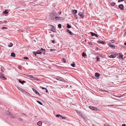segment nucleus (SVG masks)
Returning <instances> with one entry per match:
<instances>
[{"instance_id": "1", "label": "nucleus", "mask_w": 126, "mask_h": 126, "mask_svg": "<svg viewBox=\"0 0 126 126\" xmlns=\"http://www.w3.org/2000/svg\"><path fill=\"white\" fill-rule=\"evenodd\" d=\"M57 14L56 13H51L49 16V18L55 20L56 18V17H55V16H56Z\"/></svg>"}, {"instance_id": "2", "label": "nucleus", "mask_w": 126, "mask_h": 126, "mask_svg": "<svg viewBox=\"0 0 126 126\" xmlns=\"http://www.w3.org/2000/svg\"><path fill=\"white\" fill-rule=\"evenodd\" d=\"M16 87L19 90H20L21 92H22V93L26 94V92L23 89L21 88H20L19 87H18L16 86Z\"/></svg>"}, {"instance_id": "3", "label": "nucleus", "mask_w": 126, "mask_h": 126, "mask_svg": "<svg viewBox=\"0 0 126 126\" xmlns=\"http://www.w3.org/2000/svg\"><path fill=\"white\" fill-rule=\"evenodd\" d=\"M119 7L121 10H123L124 9V6L122 4H121L119 5Z\"/></svg>"}, {"instance_id": "4", "label": "nucleus", "mask_w": 126, "mask_h": 126, "mask_svg": "<svg viewBox=\"0 0 126 126\" xmlns=\"http://www.w3.org/2000/svg\"><path fill=\"white\" fill-rule=\"evenodd\" d=\"M0 78L3 80H6V78L4 77L3 75L2 74H0Z\"/></svg>"}, {"instance_id": "5", "label": "nucleus", "mask_w": 126, "mask_h": 126, "mask_svg": "<svg viewBox=\"0 0 126 126\" xmlns=\"http://www.w3.org/2000/svg\"><path fill=\"white\" fill-rule=\"evenodd\" d=\"M108 45L110 47H111L112 48L114 49L115 48V46L112 45L110 43H109Z\"/></svg>"}, {"instance_id": "6", "label": "nucleus", "mask_w": 126, "mask_h": 126, "mask_svg": "<svg viewBox=\"0 0 126 126\" xmlns=\"http://www.w3.org/2000/svg\"><path fill=\"white\" fill-rule=\"evenodd\" d=\"M57 80H60L63 82H65V80H64L63 78H56Z\"/></svg>"}, {"instance_id": "7", "label": "nucleus", "mask_w": 126, "mask_h": 126, "mask_svg": "<svg viewBox=\"0 0 126 126\" xmlns=\"http://www.w3.org/2000/svg\"><path fill=\"white\" fill-rule=\"evenodd\" d=\"M78 15L82 18H83L84 17V15L81 12H79V13Z\"/></svg>"}, {"instance_id": "8", "label": "nucleus", "mask_w": 126, "mask_h": 126, "mask_svg": "<svg viewBox=\"0 0 126 126\" xmlns=\"http://www.w3.org/2000/svg\"><path fill=\"white\" fill-rule=\"evenodd\" d=\"M57 17V18H56V19L55 20H63V18L60 17Z\"/></svg>"}, {"instance_id": "9", "label": "nucleus", "mask_w": 126, "mask_h": 126, "mask_svg": "<svg viewBox=\"0 0 126 126\" xmlns=\"http://www.w3.org/2000/svg\"><path fill=\"white\" fill-rule=\"evenodd\" d=\"M90 33H91V34L92 36H95L96 37H98V35L97 34H96L95 33H94L93 32H90Z\"/></svg>"}, {"instance_id": "10", "label": "nucleus", "mask_w": 126, "mask_h": 126, "mask_svg": "<svg viewBox=\"0 0 126 126\" xmlns=\"http://www.w3.org/2000/svg\"><path fill=\"white\" fill-rule=\"evenodd\" d=\"M116 56L115 54H112L110 56V57L111 58H115Z\"/></svg>"}, {"instance_id": "11", "label": "nucleus", "mask_w": 126, "mask_h": 126, "mask_svg": "<svg viewBox=\"0 0 126 126\" xmlns=\"http://www.w3.org/2000/svg\"><path fill=\"white\" fill-rule=\"evenodd\" d=\"M121 53H119V58H121L122 59H123V54H121Z\"/></svg>"}, {"instance_id": "12", "label": "nucleus", "mask_w": 126, "mask_h": 126, "mask_svg": "<svg viewBox=\"0 0 126 126\" xmlns=\"http://www.w3.org/2000/svg\"><path fill=\"white\" fill-rule=\"evenodd\" d=\"M89 108L90 109L93 110H96L97 109L96 108H95L94 107L91 106H90L89 107Z\"/></svg>"}, {"instance_id": "13", "label": "nucleus", "mask_w": 126, "mask_h": 126, "mask_svg": "<svg viewBox=\"0 0 126 126\" xmlns=\"http://www.w3.org/2000/svg\"><path fill=\"white\" fill-rule=\"evenodd\" d=\"M67 32H68L71 35H73V34L69 30L67 29Z\"/></svg>"}, {"instance_id": "14", "label": "nucleus", "mask_w": 126, "mask_h": 126, "mask_svg": "<svg viewBox=\"0 0 126 126\" xmlns=\"http://www.w3.org/2000/svg\"><path fill=\"white\" fill-rule=\"evenodd\" d=\"M27 76L32 78V80H34L35 79V77L32 75H28Z\"/></svg>"}, {"instance_id": "15", "label": "nucleus", "mask_w": 126, "mask_h": 126, "mask_svg": "<svg viewBox=\"0 0 126 126\" xmlns=\"http://www.w3.org/2000/svg\"><path fill=\"white\" fill-rule=\"evenodd\" d=\"M45 49H43L42 48H41V49L40 50V51H41V52H42V53H43L44 54H45Z\"/></svg>"}, {"instance_id": "16", "label": "nucleus", "mask_w": 126, "mask_h": 126, "mask_svg": "<svg viewBox=\"0 0 126 126\" xmlns=\"http://www.w3.org/2000/svg\"><path fill=\"white\" fill-rule=\"evenodd\" d=\"M42 124V122L41 121H39L37 123V125L39 126H40Z\"/></svg>"}, {"instance_id": "17", "label": "nucleus", "mask_w": 126, "mask_h": 126, "mask_svg": "<svg viewBox=\"0 0 126 126\" xmlns=\"http://www.w3.org/2000/svg\"><path fill=\"white\" fill-rule=\"evenodd\" d=\"M73 12L72 13V14H74H74H76L77 13V10H73Z\"/></svg>"}, {"instance_id": "18", "label": "nucleus", "mask_w": 126, "mask_h": 126, "mask_svg": "<svg viewBox=\"0 0 126 126\" xmlns=\"http://www.w3.org/2000/svg\"><path fill=\"white\" fill-rule=\"evenodd\" d=\"M100 76V74L97 73H96L95 74V76L96 77H99Z\"/></svg>"}, {"instance_id": "19", "label": "nucleus", "mask_w": 126, "mask_h": 126, "mask_svg": "<svg viewBox=\"0 0 126 126\" xmlns=\"http://www.w3.org/2000/svg\"><path fill=\"white\" fill-rule=\"evenodd\" d=\"M36 53L38 54H41L42 53V52H41L40 50H38L37 51Z\"/></svg>"}, {"instance_id": "20", "label": "nucleus", "mask_w": 126, "mask_h": 126, "mask_svg": "<svg viewBox=\"0 0 126 126\" xmlns=\"http://www.w3.org/2000/svg\"><path fill=\"white\" fill-rule=\"evenodd\" d=\"M11 56L12 57H15V54L14 53L12 52L11 53Z\"/></svg>"}, {"instance_id": "21", "label": "nucleus", "mask_w": 126, "mask_h": 126, "mask_svg": "<svg viewBox=\"0 0 126 126\" xmlns=\"http://www.w3.org/2000/svg\"><path fill=\"white\" fill-rule=\"evenodd\" d=\"M116 4V3L114 2H112L110 3V5L111 6H113L114 5Z\"/></svg>"}, {"instance_id": "22", "label": "nucleus", "mask_w": 126, "mask_h": 126, "mask_svg": "<svg viewBox=\"0 0 126 126\" xmlns=\"http://www.w3.org/2000/svg\"><path fill=\"white\" fill-rule=\"evenodd\" d=\"M35 93L37 94V95H39V96H40L41 95H40L39 93L37 91L35 92Z\"/></svg>"}, {"instance_id": "23", "label": "nucleus", "mask_w": 126, "mask_h": 126, "mask_svg": "<svg viewBox=\"0 0 126 126\" xmlns=\"http://www.w3.org/2000/svg\"><path fill=\"white\" fill-rule=\"evenodd\" d=\"M67 27L68 28H70L71 27V26L69 25V24H67Z\"/></svg>"}, {"instance_id": "24", "label": "nucleus", "mask_w": 126, "mask_h": 126, "mask_svg": "<svg viewBox=\"0 0 126 126\" xmlns=\"http://www.w3.org/2000/svg\"><path fill=\"white\" fill-rule=\"evenodd\" d=\"M19 82L21 83L22 84H23V83L25 82V81H22L21 80H19Z\"/></svg>"}, {"instance_id": "25", "label": "nucleus", "mask_w": 126, "mask_h": 126, "mask_svg": "<svg viewBox=\"0 0 126 126\" xmlns=\"http://www.w3.org/2000/svg\"><path fill=\"white\" fill-rule=\"evenodd\" d=\"M98 42H99V43H100L102 44H104L105 43V42L104 41H98Z\"/></svg>"}, {"instance_id": "26", "label": "nucleus", "mask_w": 126, "mask_h": 126, "mask_svg": "<svg viewBox=\"0 0 126 126\" xmlns=\"http://www.w3.org/2000/svg\"><path fill=\"white\" fill-rule=\"evenodd\" d=\"M82 56L83 57H85L86 56V55L84 52H83L82 54Z\"/></svg>"}, {"instance_id": "27", "label": "nucleus", "mask_w": 126, "mask_h": 126, "mask_svg": "<svg viewBox=\"0 0 126 126\" xmlns=\"http://www.w3.org/2000/svg\"><path fill=\"white\" fill-rule=\"evenodd\" d=\"M71 65L73 67H75V64L74 63L71 64Z\"/></svg>"}, {"instance_id": "28", "label": "nucleus", "mask_w": 126, "mask_h": 126, "mask_svg": "<svg viewBox=\"0 0 126 126\" xmlns=\"http://www.w3.org/2000/svg\"><path fill=\"white\" fill-rule=\"evenodd\" d=\"M52 31L54 32H56V30H55V28H53V29H51Z\"/></svg>"}, {"instance_id": "29", "label": "nucleus", "mask_w": 126, "mask_h": 126, "mask_svg": "<svg viewBox=\"0 0 126 126\" xmlns=\"http://www.w3.org/2000/svg\"><path fill=\"white\" fill-rule=\"evenodd\" d=\"M13 45V44L12 43H11L10 45H8V46L9 47H11Z\"/></svg>"}, {"instance_id": "30", "label": "nucleus", "mask_w": 126, "mask_h": 126, "mask_svg": "<svg viewBox=\"0 0 126 126\" xmlns=\"http://www.w3.org/2000/svg\"><path fill=\"white\" fill-rule=\"evenodd\" d=\"M3 13L5 14H7L8 12H7L6 10H5L3 12Z\"/></svg>"}, {"instance_id": "31", "label": "nucleus", "mask_w": 126, "mask_h": 126, "mask_svg": "<svg viewBox=\"0 0 126 126\" xmlns=\"http://www.w3.org/2000/svg\"><path fill=\"white\" fill-rule=\"evenodd\" d=\"M7 29V28L6 27H2V29Z\"/></svg>"}, {"instance_id": "32", "label": "nucleus", "mask_w": 126, "mask_h": 126, "mask_svg": "<svg viewBox=\"0 0 126 126\" xmlns=\"http://www.w3.org/2000/svg\"><path fill=\"white\" fill-rule=\"evenodd\" d=\"M36 101L38 103H39V104H40L41 105H43V104L41 102H40L38 101H37L36 100Z\"/></svg>"}, {"instance_id": "33", "label": "nucleus", "mask_w": 126, "mask_h": 126, "mask_svg": "<svg viewBox=\"0 0 126 126\" xmlns=\"http://www.w3.org/2000/svg\"><path fill=\"white\" fill-rule=\"evenodd\" d=\"M58 27L60 28H62V25L61 24H59L58 25Z\"/></svg>"}, {"instance_id": "34", "label": "nucleus", "mask_w": 126, "mask_h": 126, "mask_svg": "<svg viewBox=\"0 0 126 126\" xmlns=\"http://www.w3.org/2000/svg\"><path fill=\"white\" fill-rule=\"evenodd\" d=\"M59 116L62 117V116L60 114H57L56 115V117H59Z\"/></svg>"}, {"instance_id": "35", "label": "nucleus", "mask_w": 126, "mask_h": 126, "mask_svg": "<svg viewBox=\"0 0 126 126\" xmlns=\"http://www.w3.org/2000/svg\"><path fill=\"white\" fill-rule=\"evenodd\" d=\"M62 60L63 61V62L64 63H65L66 62V61H65V58H63Z\"/></svg>"}, {"instance_id": "36", "label": "nucleus", "mask_w": 126, "mask_h": 126, "mask_svg": "<svg viewBox=\"0 0 126 126\" xmlns=\"http://www.w3.org/2000/svg\"><path fill=\"white\" fill-rule=\"evenodd\" d=\"M97 61H99L100 59V58L99 57L97 56Z\"/></svg>"}, {"instance_id": "37", "label": "nucleus", "mask_w": 126, "mask_h": 126, "mask_svg": "<svg viewBox=\"0 0 126 126\" xmlns=\"http://www.w3.org/2000/svg\"><path fill=\"white\" fill-rule=\"evenodd\" d=\"M23 58L25 59L28 60L29 59V58L27 57H24Z\"/></svg>"}, {"instance_id": "38", "label": "nucleus", "mask_w": 126, "mask_h": 126, "mask_svg": "<svg viewBox=\"0 0 126 126\" xmlns=\"http://www.w3.org/2000/svg\"><path fill=\"white\" fill-rule=\"evenodd\" d=\"M55 50V49H50V51H54Z\"/></svg>"}, {"instance_id": "39", "label": "nucleus", "mask_w": 126, "mask_h": 126, "mask_svg": "<svg viewBox=\"0 0 126 126\" xmlns=\"http://www.w3.org/2000/svg\"><path fill=\"white\" fill-rule=\"evenodd\" d=\"M125 0H118V2H119L121 1H124Z\"/></svg>"}, {"instance_id": "40", "label": "nucleus", "mask_w": 126, "mask_h": 126, "mask_svg": "<svg viewBox=\"0 0 126 126\" xmlns=\"http://www.w3.org/2000/svg\"><path fill=\"white\" fill-rule=\"evenodd\" d=\"M105 126H109L107 124H105Z\"/></svg>"}, {"instance_id": "41", "label": "nucleus", "mask_w": 126, "mask_h": 126, "mask_svg": "<svg viewBox=\"0 0 126 126\" xmlns=\"http://www.w3.org/2000/svg\"><path fill=\"white\" fill-rule=\"evenodd\" d=\"M32 90L33 91L35 92L36 91V90H35V89L33 88H32Z\"/></svg>"}, {"instance_id": "42", "label": "nucleus", "mask_w": 126, "mask_h": 126, "mask_svg": "<svg viewBox=\"0 0 126 126\" xmlns=\"http://www.w3.org/2000/svg\"><path fill=\"white\" fill-rule=\"evenodd\" d=\"M41 88L42 89H47V88H44L43 87H42Z\"/></svg>"}, {"instance_id": "43", "label": "nucleus", "mask_w": 126, "mask_h": 126, "mask_svg": "<svg viewBox=\"0 0 126 126\" xmlns=\"http://www.w3.org/2000/svg\"><path fill=\"white\" fill-rule=\"evenodd\" d=\"M111 42L112 43H113L114 42V41L113 40H111Z\"/></svg>"}, {"instance_id": "44", "label": "nucleus", "mask_w": 126, "mask_h": 126, "mask_svg": "<svg viewBox=\"0 0 126 126\" xmlns=\"http://www.w3.org/2000/svg\"><path fill=\"white\" fill-rule=\"evenodd\" d=\"M18 68L19 69H20V70H21V66H19L18 67Z\"/></svg>"}, {"instance_id": "45", "label": "nucleus", "mask_w": 126, "mask_h": 126, "mask_svg": "<svg viewBox=\"0 0 126 126\" xmlns=\"http://www.w3.org/2000/svg\"><path fill=\"white\" fill-rule=\"evenodd\" d=\"M103 91H104V92H108V91L107 90H103Z\"/></svg>"}, {"instance_id": "46", "label": "nucleus", "mask_w": 126, "mask_h": 126, "mask_svg": "<svg viewBox=\"0 0 126 126\" xmlns=\"http://www.w3.org/2000/svg\"><path fill=\"white\" fill-rule=\"evenodd\" d=\"M50 35H51V36L53 38V37H54V36L53 34H50Z\"/></svg>"}, {"instance_id": "47", "label": "nucleus", "mask_w": 126, "mask_h": 126, "mask_svg": "<svg viewBox=\"0 0 126 126\" xmlns=\"http://www.w3.org/2000/svg\"><path fill=\"white\" fill-rule=\"evenodd\" d=\"M62 118L63 119H65L66 118V117H62Z\"/></svg>"}, {"instance_id": "48", "label": "nucleus", "mask_w": 126, "mask_h": 126, "mask_svg": "<svg viewBox=\"0 0 126 126\" xmlns=\"http://www.w3.org/2000/svg\"><path fill=\"white\" fill-rule=\"evenodd\" d=\"M33 53L35 55H36V52H33Z\"/></svg>"}, {"instance_id": "49", "label": "nucleus", "mask_w": 126, "mask_h": 126, "mask_svg": "<svg viewBox=\"0 0 126 126\" xmlns=\"http://www.w3.org/2000/svg\"><path fill=\"white\" fill-rule=\"evenodd\" d=\"M61 13H62V12H61H61H58V14H59L60 15L61 14Z\"/></svg>"}, {"instance_id": "50", "label": "nucleus", "mask_w": 126, "mask_h": 126, "mask_svg": "<svg viewBox=\"0 0 126 126\" xmlns=\"http://www.w3.org/2000/svg\"><path fill=\"white\" fill-rule=\"evenodd\" d=\"M52 42L53 43H54L55 42V41L54 40H53L52 41Z\"/></svg>"}, {"instance_id": "51", "label": "nucleus", "mask_w": 126, "mask_h": 126, "mask_svg": "<svg viewBox=\"0 0 126 126\" xmlns=\"http://www.w3.org/2000/svg\"><path fill=\"white\" fill-rule=\"evenodd\" d=\"M122 126H126L125 124H123L122 125Z\"/></svg>"}, {"instance_id": "52", "label": "nucleus", "mask_w": 126, "mask_h": 126, "mask_svg": "<svg viewBox=\"0 0 126 126\" xmlns=\"http://www.w3.org/2000/svg\"><path fill=\"white\" fill-rule=\"evenodd\" d=\"M122 96H123V95H122L121 96H119L118 97L119 98H120V97H121Z\"/></svg>"}, {"instance_id": "53", "label": "nucleus", "mask_w": 126, "mask_h": 126, "mask_svg": "<svg viewBox=\"0 0 126 126\" xmlns=\"http://www.w3.org/2000/svg\"><path fill=\"white\" fill-rule=\"evenodd\" d=\"M46 92L47 93L48 92V90H47V89H46Z\"/></svg>"}, {"instance_id": "54", "label": "nucleus", "mask_w": 126, "mask_h": 126, "mask_svg": "<svg viewBox=\"0 0 126 126\" xmlns=\"http://www.w3.org/2000/svg\"><path fill=\"white\" fill-rule=\"evenodd\" d=\"M124 44H125V45H126V42L125 43H124Z\"/></svg>"}, {"instance_id": "55", "label": "nucleus", "mask_w": 126, "mask_h": 126, "mask_svg": "<svg viewBox=\"0 0 126 126\" xmlns=\"http://www.w3.org/2000/svg\"><path fill=\"white\" fill-rule=\"evenodd\" d=\"M19 120H21V118H19Z\"/></svg>"}, {"instance_id": "56", "label": "nucleus", "mask_w": 126, "mask_h": 126, "mask_svg": "<svg viewBox=\"0 0 126 126\" xmlns=\"http://www.w3.org/2000/svg\"><path fill=\"white\" fill-rule=\"evenodd\" d=\"M76 19H77L78 18V17H76Z\"/></svg>"}, {"instance_id": "57", "label": "nucleus", "mask_w": 126, "mask_h": 126, "mask_svg": "<svg viewBox=\"0 0 126 126\" xmlns=\"http://www.w3.org/2000/svg\"><path fill=\"white\" fill-rule=\"evenodd\" d=\"M85 41L86 42V40H85Z\"/></svg>"}, {"instance_id": "58", "label": "nucleus", "mask_w": 126, "mask_h": 126, "mask_svg": "<svg viewBox=\"0 0 126 126\" xmlns=\"http://www.w3.org/2000/svg\"><path fill=\"white\" fill-rule=\"evenodd\" d=\"M98 48H97V49H98Z\"/></svg>"}, {"instance_id": "59", "label": "nucleus", "mask_w": 126, "mask_h": 126, "mask_svg": "<svg viewBox=\"0 0 126 126\" xmlns=\"http://www.w3.org/2000/svg\"><path fill=\"white\" fill-rule=\"evenodd\" d=\"M98 48H97V49H98Z\"/></svg>"}]
</instances>
